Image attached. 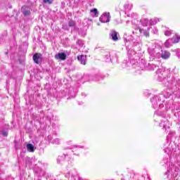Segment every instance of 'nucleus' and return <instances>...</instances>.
<instances>
[{"label": "nucleus", "instance_id": "nucleus-37", "mask_svg": "<svg viewBox=\"0 0 180 180\" xmlns=\"http://www.w3.org/2000/svg\"><path fill=\"white\" fill-rule=\"evenodd\" d=\"M82 95L86 96L85 93H82Z\"/></svg>", "mask_w": 180, "mask_h": 180}, {"label": "nucleus", "instance_id": "nucleus-7", "mask_svg": "<svg viewBox=\"0 0 180 180\" xmlns=\"http://www.w3.org/2000/svg\"><path fill=\"white\" fill-rule=\"evenodd\" d=\"M21 12L24 16H30V8L26 6H24L21 8Z\"/></svg>", "mask_w": 180, "mask_h": 180}, {"label": "nucleus", "instance_id": "nucleus-2", "mask_svg": "<svg viewBox=\"0 0 180 180\" xmlns=\"http://www.w3.org/2000/svg\"><path fill=\"white\" fill-rule=\"evenodd\" d=\"M150 102L154 109H157L158 106L159 108H164V104L161 103V96H155L150 99Z\"/></svg>", "mask_w": 180, "mask_h": 180}, {"label": "nucleus", "instance_id": "nucleus-40", "mask_svg": "<svg viewBox=\"0 0 180 180\" xmlns=\"http://www.w3.org/2000/svg\"><path fill=\"white\" fill-rule=\"evenodd\" d=\"M168 172H169L167 171V172H166L167 175H168Z\"/></svg>", "mask_w": 180, "mask_h": 180}, {"label": "nucleus", "instance_id": "nucleus-33", "mask_svg": "<svg viewBox=\"0 0 180 180\" xmlns=\"http://www.w3.org/2000/svg\"><path fill=\"white\" fill-rule=\"evenodd\" d=\"M73 147H75V148H84V146H77V145L73 146Z\"/></svg>", "mask_w": 180, "mask_h": 180}, {"label": "nucleus", "instance_id": "nucleus-36", "mask_svg": "<svg viewBox=\"0 0 180 180\" xmlns=\"http://www.w3.org/2000/svg\"><path fill=\"white\" fill-rule=\"evenodd\" d=\"M65 176H66V177L70 176V173L66 174Z\"/></svg>", "mask_w": 180, "mask_h": 180}, {"label": "nucleus", "instance_id": "nucleus-20", "mask_svg": "<svg viewBox=\"0 0 180 180\" xmlns=\"http://www.w3.org/2000/svg\"><path fill=\"white\" fill-rule=\"evenodd\" d=\"M124 8L126 11H130L133 8V4H126L124 5Z\"/></svg>", "mask_w": 180, "mask_h": 180}, {"label": "nucleus", "instance_id": "nucleus-31", "mask_svg": "<svg viewBox=\"0 0 180 180\" xmlns=\"http://www.w3.org/2000/svg\"><path fill=\"white\" fill-rule=\"evenodd\" d=\"M61 8H62V9H64V8H65V2H64V1L61 2Z\"/></svg>", "mask_w": 180, "mask_h": 180}, {"label": "nucleus", "instance_id": "nucleus-42", "mask_svg": "<svg viewBox=\"0 0 180 180\" xmlns=\"http://www.w3.org/2000/svg\"><path fill=\"white\" fill-rule=\"evenodd\" d=\"M36 120H37V122H39V119H37Z\"/></svg>", "mask_w": 180, "mask_h": 180}, {"label": "nucleus", "instance_id": "nucleus-14", "mask_svg": "<svg viewBox=\"0 0 180 180\" xmlns=\"http://www.w3.org/2000/svg\"><path fill=\"white\" fill-rule=\"evenodd\" d=\"M27 150L30 153H34V146L32 143H28L27 145Z\"/></svg>", "mask_w": 180, "mask_h": 180}, {"label": "nucleus", "instance_id": "nucleus-39", "mask_svg": "<svg viewBox=\"0 0 180 180\" xmlns=\"http://www.w3.org/2000/svg\"><path fill=\"white\" fill-rule=\"evenodd\" d=\"M49 140H50V136H48Z\"/></svg>", "mask_w": 180, "mask_h": 180}, {"label": "nucleus", "instance_id": "nucleus-38", "mask_svg": "<svg viewBox=\"0 0 180 180\" xmlns=\"http://www.w3.org/2000/svg\"><path fill=\"white\" fill-rule=\"evenodd\" d=\"M140 65H141H141H143V63H140Z\"/></svg>", "mask_w": 180, "mask_h": 180}, {"label": "nucleus", "instance_id": "nucleus-1", "mask_svg": "<svg viewBox=\"0 0 180 180\" xmlns=\"http://www.w3.org/2000/svg\"><path fill=\"white\" fill-rule=\"evenodd\" d=\"M147 51L150 56L149 58L150 61H154V60H159V58H161V46H158L155 44H153L152 46L148 47Z\"/></svg>", "mask_w": 180, "mask_h": 180}, {"label": "nucleus", "instance_id": "nucleus-12", "mask_svg": "<svg viewBox=\"0 0 180 180\" xmlns=\"http://www.w3.org/2000/svg\"><path fill=\"white\" fill-rule=\"evenodd\" d=\"M90 15L92 18H98L99 13L98 12V9L94 8L90 11Z\"/></svg>", "mask_w": 180, "mask_h": 180}, {"label": "nucleus", "instance_id": "nucleus-8", "mask_svg": "<svg viewBox=\"0 0 180 180\" xmlns=\"http://www.w3.org/2000/svg\"><path fill=\"white\" fill-rule=\"evenodd\" d=\"M141 68H142V70L143 68H146V70H148L149 71H154V70L157 68V65H154L153 63H148V65H143L141 67Z\"/></svg>", "mask_w": 180, "mask_h": 180}, {"label": "nucleus", "instance_id": "nucleus-27", "mask_svg": "<svg viewBox=\"0 0 180 180\" xmlns=\"http://www.w3.org/2000/svg\"><path fill=\"white\" fill-rule=\"evenodd\" d=\"M65 155H63V156H58V158L57 160L58 162H60V161H63V160L65 158Z\"/></svg>", "mask_w": 180, "mask_h": 180}, {"label": "nucleus", "instance_id": "nucleus-18", "mask_svg": "<svg viewBox=\"0 0 180 180\" xmlns=\"http://www.w3.org/2000/svg\"><path fill=\"white\" fill-rule=\"evenodd\" d=\"M141 25L142 26H148L150 25V20H148L147 18L143 19L141 20Z\"/></svg>", "mask_w": 180, "mask_h": 180}, {"label": "nucleus", "instance_id": "nucleus-28", "mask_svg": "<svg viewBox=\"0 0 180 180\" xmlns=\"http://www.w3.org/2000/svg\"><path fill=\"white\" fill-rule=\"evenodd\" d=\"M1 134L4 136V137H8V131L6 130L1 131Z\"/></svg>", "mask_w": 180, "mask_h": 180}, {"label": "nucleus", "instance_id": "nucleus-26", "mask_svg": "<svg viewBox=\"0 0 180 180\" xmlns=\"http://www.w3.org/2000/svg\"><path fill=\"white\" fill-rule=\"evenodd\" d=\"M167 123H168V120H166L164 122L160 124V126H163V129H167Z\"/></svg>", "mask_w": 180, "mask_h": 180}, {"label": "nucleus", "instance_id": "nucleus-24", "mask_svg": "<svg viewBox=\"0 0 180 180\" xmlns=\"http://www.w3.org/2000/svg\"><path fill=\"white\" fill-rule=\"evenodd\" d=\"M50 141L53 143V144H60V139H50Z\"/></svg>", "mask_w": 180, "mask_h": 180}, {"label": "nucleus", "instance_id": "nucleus-41", "mask_svg": "<svg viewBox=\"0 0 180 180\" xmlns=\"http://www.w3.org/2000/svg\"><path fill=\"white\" fill-rule=\"evenodd\" d=\"M121 180H126V179H124V178H122V179H121Z\"/></svg>", "mask_w": 180, "mask_h": 180}, {"label": "nucleus", "instance_id": "nucleus-11", "mask_svg": "<svg viewBox=\"0 0 180 180\" xmlns=\"http://www.w3.org/2000/svg\"><path fill=\"white\" fill-rule=\"evenodd\" d=\"M110 36L114 41H117L119 40V38L117 37V32L116 31H112Z\"/></svg>", "mask_w": 180, "mask_h": 180}, {"label": "nucleus", "instance_id": "nucleus-22", "mask_svg": "<svg viewBox=\"0 0 180 180\" xmlns=\"http://www.w3.org/2000/svg\"><path fill=\"white\" fill-rule=\"evenodd\" d=\"M172 41H171V39H167L165 42V47H169V46H172Z\"/></svg>", "mask_w": 180, "mask_h": 180}, {"label": "nucleus", "instance_id": "nucleus-4", "mask_svg": "<svg viewBox=\"0 0 180 180\" xmlns=\"http://www.w3.org/2000/svg\"><path fill=\"white\" fill-rule=\"evenodd\" d=\"M156 74L158 75V77L160 78V79H165V78H167V72H165V70L163 68H159L156 71Z\"/></svg>", "mask_w": 180, "mask_h": 180}, {"label": "nucleus", "instance_id": "nucleus-29", "mask_svg": "<svg viewBox=\"0 0 180 180\" xmlns=\"http://www.w3.org/2000/svg\"><path fill=\"white\" fill-rule=\"evenodd\" d=\"M44 4H49V5H51L53 4V0H43Z\"/></svg>", "mask_w": 180, "mask_h": 180}, {"label": "nucleus", "instance_id": "nucleus-9", "mask_svg": "<svg viewBox=\"0 0 180 180\" xmlns=\"http://www.w3.org/2000/svg\"><path fill=\"white\" fill-rule=\"evenodd\" d=\"M77 60L81 63V64H83V65H85L86 64V56L84 55H81L79 56H77Z\"/></svg>", "mask_w": 180, "mask_h": 180}, {"label": "nucleus", "instance_id": "nucleus-10", "mask_svg": "<svg viewBox=\"0 0 180 180\" xmlns=\"http://www.w3.org/2000/svg\"><path fill=\"white\" fill-rule=\"evenodd\" d=\"M56 60H65L67 58V55L65 53H59L55 56Z\"/></svg>", "mask_w": 180, "mask_h": 180}, {"label": "nucleus", "instance_id": "nucleus-16", "mask_svg": "<svg viewBox=\"0 0 180 180\" xmlns=\"http://www.w3.org/2000/svg\"><path fill=\"white\" fill-rule=\"evenodd\" d=\"M104 58L106 63H110V61H112V58H110V53L107 52V53L105 55Z\"/></svg>", "mask_w": 180, "mask_h": 180}, {"label": "nucleus", "instance_id": "nucleus-43", "mask_svg": "<svg viewBox=\"0 0 180 180\" xmlns=\"http://www.w3.org/2000/svg\"><path fill=\"white\" fill-rule=\"evenodd\" d=\"M79 179L81 180L82 179L81 177H79Z\"/></svg>", "mask_w": 180, "mask_h": 180}, {"label": "nucleus", "instance_id": "nucleus-13", "mask_svg": "<svg viewBox=\"0 0 180 180\" xmlns=\"http://www.w3.org/2000/svg\"><path fill=\"white\" fill-rule=\"evenodd\" d=\"M170 40L174 44L176 43H179L180 37L178 34H175L172 38L170 39Z\"/></svg>", "mask_w": 180, "mask_h": 180}, {"label": "nucleus", "instance_id": "nucleus-25", "mask_svg": "<svg viewBox=\"0 0 180 180\" xmlns=\"http://www.w3.org/2000/svg\"><path fill=\"white\" fill-rule=\"evenodd\" d=\"M129 41L132 46H137V44L139 43L136 39H131Z\"/></svg>", "mask_w": 180, "mask_h": 180}, {"label": "nucleus", "instance_id": "nucleus-35", "mask_svg": "<svg viewBox=\"0 0 180 180\" xmlns=\"http://www.w3.org/2000/svg\"><path fill=\"white\" fill-rule=\"evenodd\" d=\"M168 78H169V77H167V80L168 81V82H172V81H174L173 79L169 80V79H168Z\"/></svg>", "mask_w": 180, "mask_h": 180}, {"label": "nucleus", "instance_id": "nucleus-23", "mask_svg": "<svg viewBox=\"0 0 180 180\" xmlns=\"http://www.w3.org/2000/svg\"><path fill=\"white\" fill-rule=\"evenodd\" d=\"M101 79H103V76H102V75H96L94 78V81H101Z\"/></svg>", "mask_w": 180, "mask_h": 180}, {"label": "nucleus", "instance_id": "nucleus-15", "mask_svg": "<svg viewBox=\"0 0 180 180\" xmlns=\"http://www.w3.org/2000/svg\"><path fill=\"white\" fill-rule=\"evenodd\" d=\"M139 32L141 34H143V36H145L146 37H150V33H148L147 30L140 28Z\"/></svg>", "mask_w": 180, "mask_h": 180}, {"label": "nucleus", "instance_id": "nucleus-32", "mask_svg": "<svg viewBox=\"0 0 180 180\" xmlns=\"http://www.w3.org/2000/svg\"><path fill=\"white\" fill-rule=\"evenodd\" d=\"M63 29L64 30H70V29L68 28V25H63Z\"/></svg>", "mask_w": 180, "mask_h": 180}, {"label": "nucleus", "instance_id": "nucleus-5", "mask_svg": "<svg viewBox=\"0 0 180 180\" xmlns=\"http://www.w3.org/2000/svg\"><path fill=\"white\" fill-rule=\"evenodd\" d=\"M35 64H40L43 60V55L41 53H35L32 57Z\"/></svg>", "mask_w": 180, "mask_h": 180}, {"label": "nucleus", "instance_id": "nucleus-21", "mask_svg": "<svg viewBox=\"0 0 180 180\" xmlns=\"http://www.w3.org/2000/svg\"><path fill=\"white\" fill-rule=\"evenodd\" d=\"M76 44L79 46V47H84V41L82 39H77Z\"/></svg>", "mask_w": 180, "mask_h": 180}, {"label": "nucleus", "instance_id": "nucleus-6", "mask_svg": "<svg viewBox=\"0 0 180 180\" xmlns=\"http://www.w3.org/2000/svg\"><path fill=\"white\" fill-rule=\"evenodd\" d=\"M171 57V53L168 51H163L161 49L160 51V58H162V60H168Z\"/></svg>", "mask_w": 180, "mask_h": 180}, {"label": "nucleus", "instance_id": "nucleus-17", "mask_svg": "<svg viewBox=\"0 0 180 180\" xmlns=\"http://www.w3.org/2000/svg\"><path fill=\"white\" fill-rule=\"evenodd\" d=\"M160 22V18H154V19H150V26H154V25H157Z\"/></svg>", "mask_w": 180, "mask_h": 180}, {"label": "nucleus", "instance_id": "nucleus-34", "mask_svg": "<svg viewBox=\"0 0 180 180\" xmlns=\"http://www.w3.org/2000/svg\"><path fill=\"white\" fill-rule=\"evenodd\" d=\"M153 33L155 34L157 33H158V30L155 29V30L153 31Z\"/></svg>", "mask_w": 180, "mask_h": 180}, {"label": "nucleus", "instance_id": "nucleus-30", "mask_svg": "<svg viewBox=\"0 0 180 180\" xmlns=\"http://www.w3.org/2000/svg\"><path fill=\"white\" fill-rule=\"evenodd\" d=\"M171 34H172V32H171V30H167L166 32H165V36H171Z\"/></svg>", "mask_w": 180, "mask_h": 180}, {"label": "nucleus", "instance_id": "nucleus-19", "mask_svg": "<svg viewBox=\"0 0 180 180\" xmlns=\"http://www.w3.org/2000/svg\"><path fill=\"white\" fill-rule=\"evenodd\" d=\"M68 26H69V27H75V26H77V23L75 22V21L74 20H70L68 22Z\"/></svg>", "mask_w": 180, "mask_h": 180}, {"label": "nucleus", "instance_id": "nucleus-3", "mask_svg": "<svg viewBox=\"0 0 180 180\" xmlns=\"http://www.w3.org/2000/svg\"><path fill=\"white\" fill-rule=\"evenodd\" d=\"M110 16V13H104L103 15H101L99 20L102 23H108V22L110 21V20L109 19Z\"/></svg>", "mask_w": 180, "mask_h": 180}]
</instances>
